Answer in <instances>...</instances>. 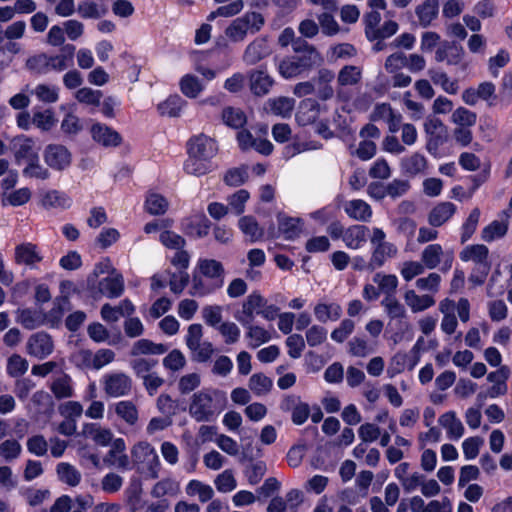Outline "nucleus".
<instances>
[{
  "mask_svg": "<svg viewBox=\"0 0 512 512\" xmlns=\"http://www.w3.org/2000/svg\"><path fill=\"white\" fill-rule=\"evenodd\" d=\"M362 78V68L354 65L344 66L338 73L337 83L339 86H353L358 84Z\"/></svg>",
  "mask_w": 512,
  "mask_h": 512,
  "instance_id": "nucleus-50",
  "label": "nucleus"
},
{
  "mask_svg": "<svg viewBox=\"0 0 512 512\" xmlns=\"http://www.w3.org/2000/svg\"><path fill=\"white\" fill-rule=\"evenodd\" d=\"M104 462L119 470H129L131 463L126 453V444L124 439L116 438L111 443V447L104 457Z\"/></svg>",
  "mask_w": 512,
  "mask_h": 512,
  "instance_id": "nucleus-14",
  "label": "nucleus"
},
{
  "mask_svg": "<svg viewBox=\"0 0 512 512\" xmlns=\"http://www.w3.org/2000/svg\"><path fill=\"white\" fill-rule=\"evenodd\" d=\"M100 384L104 393L110 398H120L131 394L133 380L130 375L123 371H110L105 373Z\"/></svg>",
  "mask_w": 512,
  "mask_h": 512,
  "instance_id": "nucleus-6",
  "label": "nucleus"
},
{
  "mask_svg": "<svg viewBox=\"0 0 512 512\" xmlns=\"http://www.w3.org/2000/svg\"><path fill=\"white\" fill-rule=\"evenodd\" d=\"M326 112V105H322L314 99L306 98L300 102L295 118L299 125L306 126L315 123Z\"/></svg>",
  "mask_w": 512,
  "mask_h": 512,
  "instance_id": "nucleus-11",
  "label": "nucleus"
},
{
  "mask_svg": "<svg viewBox=\"0 0 512 512\" xmlns=\"http://www.w3.org/2000/svg\"><path fill=\"white\" fill-rule=\"evenodd\" d=\"M69 299L66 296L57 297L53 302V308L47 313L46 320L51 326L57 325L64 313L69 310Z\"/></svg>",
  "mask_w": 512,
  "mask_h": 512,
  "instance_id": "nucleus-56",
  "label": "nucleus"
},
{
  "mask_svg": "<svg viewBox=\"0 0 512 512\" xmlns=\"http://www.w3.org/2000/svg\"><path fill=\"white\" fill-rule=\"evenodd\" d=\"M249 84L253 94L263 96L269 93L274 80L264 70H253L249 73Z\"/></svg>",
  "mask_w": 512,
  "mask_h": 512,
  "instance_id": "nucleus-29",
  "label": "nucleus"
},
{
  "mask_svg": "<svg viewBox=\"0 0 512 512\" xmlns=\"http://www.w3.org/2000/svg\"><path fill=\"white\" fill-rule=\"evenodd\" d=\"M167 347L162 343H155L149 339H140L133 343L130 354L137 357L140 355H162Z\"/></svg>",
  "mask_w": 512,
  "mask_h": 512,
  "instance_id": "nucleus-36",
  "label": "nucleus"
},
{
  "mask_svg": "<svg viewBox=\"0 0 512 512\" xmlns=\"http://www.w3.org/2000/svg\"><path fill=\"white\" fill-rule=\"evenodd\" d=\"M12 259L18 266L35 269L43 261L44 256L37 244L23 241L15 245Z\"/></svg>",
  "mask_w": 512,
  "mask_h": 512,
  "instance_id": "nucleus-7",
  "label": "nucleus"
},
{
  "mask_svg": "<svg viewBox=\"0 0 512 512\" xmlns=\"http://www.w3.org/2000/svg\"><path fill=\"white\" fill-rule=\"evenodd\" d=\"M426 134V148L429 153L435 155L440 146L447 140V129L444 123L436 117H428L424 123Z\"/></svg>",
  "mask_w": 512,
  "mask_h": 512,
  "instance_id": "nucleus-8",
  "label": "nucleus"
},
{
  "mask_svg": "<svg viewBox=\"0 0 512 512\" xmlns=\"http://www.w3.org/2000/svg\"><path fill=\"white\" fill-rule=\"evenodd\" d=\"M221 117L225 125L234 129L242 128L247 122L245 113L241 109L231 106L222 110Z\"/></svg>",
  "mask_w": 512,
  "mask_h": 512,
  "instance_id": "nucleus-49",
  "label": "nucleus"
},
{
  "mask_svg": "<svg viewBox=\"0 0 512 512\" xmlns=\"http://www.w3.org/2000/svg\"><path fill=\"white\" fill-rule=\"evenodd\" d=\"M342 312V307L338 302L325 299L318 301L313 308L314 316L320 323L338 321L342 316Z\"/></svg>",
  "mask_w": 512,
  "mask_h": 512,
  "instance_id": "nucleus-17",
  "label": "nucleus"
},
{
  "mask_svg": "<svg viewBox=\"0 0 512 512\" xmlns=\"http://www.w3.org/2000/svg\"><path fill=\"white\" fill-rule=\"evenodd\" d=\"M368 231L364 225H353L344 232L342 239L348 248L356 250L366 243Z\"/></svg>",
  "mask_w": 512,
  "mask_h": 512,
  "instance_id": "nucleus-32",
  "label": "nucleus"
},
{
  "mask_svg": "<svg viewBox=\"0 0 512 512\" xmlns=\"http://www.w3.org/2000/svg\"><path fill=\"white\" fill-rule=\"evenodd\" d=\"M54 350L51 336L46 332H36L29 336L26 342V352L37 359H45Z\"/></svg>",
  "mask_w": 512,
  "mask_h": 512,
  "instance_id": "nucleus-10",
  "label": "nucleus"
},
{
  "mask_svg": "<svg viewBox=\"0 0 512 512\" xmlns=\"http://www.w3.org/2000/svg\"><path fill=\"white\" fill-rule=\"evenodd\" d=\"M60 129L67 136H75L83 130V123L73 111H69L64 115Z\"/></svg>",
  "mask_w": 512,
  "mask_h": 512,
  "instance_id": "nucleus-57",
  "label": "nucleus"
},
{
  "mask_svg": "<svg viewBox=\"0 0 512 512\" xmlns=\"http://www.w3.org/2000/svg\"><path fill=\"white\" fill-rule=\"evenodd\" d=\"M373 282L378 286L380 293L383 294L384 297L394 296L399 285V280L396 275L382 272H377L373 276Z\"/></svg>",
  "mask_w": 512,
  "mask_h": 512,
  "instance_id": "nucleus-38",
  "label": "nucleus"
},
{
  "mask_svg": "<svg viewBox=\"0 0 512 512\" xmlns=\"http://www.w3.org/2000/svg\"><path fill=\"white\" fill-rule=\"evenodd\" d=\"M50 390L57 399L72 397L74 395L72 378L67 374H61L52 381Z\"/></svg>",
  "mask_w": 512,
  "mask_h": 512,
  "instance_id": "nucleus-39",
  "label": "nucleus"
},
{
  "mask_svg": "<svg viewBox=\"0 0 512 512\" xmlns=\"http://www.w3.org/2000/svg\"><path fill=\"white\" fill-rule=\"evenodd\" d=\"M54 112L50 109L36 111L32 116V123L41 131H49L56 125Z\"/></svg>",
  "mask_w": 512,
  "mask_h": 512,
  "instance_id": "nucleus-59",
  "label": "nucleus"
},
{
  "mask_svg": "<svg viewBox=\"0 0 512 512\" xmlns=\"http://www.w3.org/2000/svg\"><path fill=\"white\" fill-rule=\"evenodd\" d=\"M441 283V276L438 273L432 272L426 277L418 278L415 286L418 290L427 292L426 294L434 295L439 291Z\"/></svg>",
  "mask_w": 512,
  "mask_h": 512,
  "instance_id": "nucleus-60",
  "label": "nucleus"
},
{
  "mask_svg": "<svg viewBox=\"0 0 512 512\" xmlns=\"http://www.w3.org/2000/svg\"><path fill=\"white\" fill-rule=\"evenodd\" d=\"M429 76L434 84L441 86V88L448 94H456L459 86L456 80H451L444 72L429 71Z\"/></svg>",
  "mask_w": 512,
  "mask_h": 512,
  "instance_id": "nucleus-61",
  "label": "nucleus"
},
{
  "mask_svg": "<svg viewBox=\"0 0 512 512\" xmlns=\"http://www.w3.org/2000/svg\"><path fill=\"white\" fill-rule=\"evenodd\" d=\"M179 88L183 95L195 99L204 91L205 85L197 76L185 74L179 81Z\"/></svg>",
  "mask_w": 512,
  "mask_h": 512,
  "instance_id": "nucleus-37",
  "label": "nucleus"
},
{
  "mask_svg": "<svg viewBox=\"0 0 512 512\" xmlns=\"http://www.w3.org/2000/svg\"><path fill=\"white\" fill-rule=\"evenodd\" d=\"M186 102L179 95H171L157 106L162 116L177 117L180 115Z\"/></svg>",
  "mask_w": 512,
  "mask_h": 512,
  "instance_id": "nucleus-45",
  "label": "nucleus"
},
{
  "mask_svg": "<svg viewBox=\"0 0 512 512\" xmlns=\"http://www.w3.org/2000/svg\"><path fill=\"white\" fill-rule=\"evenodd\" d=\"M92 139L104 147H116L120 145L122 138L120 134L102 123H95L90 129Z\"/></svg>",
  "mask_w": 512,
  "mask_h": 512,
  "instance_id": "nucleus-16",
  "label": "nucleus"
},
{
  "mask_svg": "<svg viewBox=\"0 0 512 512\" xmlns=\"http://www.w3.org/2000/svg\"><path fill=\"white\" fill-rule=\"evenodd\" d=\"M401 166L406 173L410 175H416L423 172L426 169L427 161L426 158L420 153H414L401 160Z\"/></svg>",
  "mask_w": 512,
  "mask_h": 512,
  "instance_id": "nucleus-55",
  "label": "nucleus"
},
{
  "mask_svg": "<svg viewBox=\"0 0 512 512\" xmlns=\"http://www.w3.org/2000/svg\"><path fill=\"white\" fill-rule=\"evenodd\" d=\"M75 53V46L67 44L61 49V54L47 57L46 55H40L28 60V65L32 66L34 62L45 63L49 68L56 71H63L68 68L73 61Z\"/></svg>",
  "mask_w": 512,
  "mask_h": 512,
  "instance_id": "nucleus-12",
  "label": "nucleus"
},
{
  "mask_svg": "<svg viewBox=\"0 0 512 512\" xmlns=\"http://www.w3.org/2000/svg\"><path fill=\"white\" fill-rule=\"evenodd\" d=\"M217 151L218 147L216 142L206 135L195 136L188 142V154H193L209 162H212Z\"/></svg>",
  "mask_w": 512,
  "mask_h": 512,
  "instance_id": "nucleus-15",
  "label": "nucleus"
},
{
  "mask_svg": "<svg viewBox=\"0 0 512 512\" xmlns=\"http://www.w3.org/2000/svg\"><path fill=\"white\" fill-rule=\"evenodd\" d=\"M451 121L457 127H472L476 124L477 115L464 107H458L453 111Z\"/></svg>",
  "mask_w": 512,
  "mask_h": 512,
  "instance_id": "nucleus-62",
  "label": "nucleus"
},
{
  "mask_svg": "<svg viewBox=\"0 0 512 512\" xmlns=\"http://www.w3.org/2000/svg\"><path fill=\"white\" fill-rule=\"evenodd\" d=\"M265 304V298L257 291L249 294L242 303L241 310L235 315V318L242 324L253 323L255 316L259 315V310Z\"/></svg>",
  "mask_w": 512,
  "mask_h": 512,
  "instance_id": "nucleus-13",
  "label": "nucleus"
},
{
  "mask_svg": "<svg viewBox=\"0 0 512 512\" xmlns=\"http://www.w3.org/2000/svg\"><path fill=\"white\" fill-rule=\"evenodd\" d=\"M385 313L390 319H402L406 317L405 306L396 298V296L384 297L381 301Z\"/></svg>",
  "mask_w": 512,
  "mask_h": 512,
  "instance_id": "nucleus-54",
  "label": "nucleus"
},
{
  "mask_svg": "<svg viewBox=\"0 0 512 512\" xmlns=\"http://www.w3.org/2000/svg\"><path fill=\"white\" fill-rule=\"evenodd\" d=\"M10 149L13 151L17 162L35 160L38 156L34 148V141L25 135L14 137L10 142Z\"/></svg>",
  "mask_w": 512,
  "mask_h": 512,
  "instance_id": "nucleus-18",
  "label": "nucleus"
},
{
  "mask_svg": "<svg viewBox=\"0 0 512 512\" xmlns=\"http://www.w3.org/2000/svg\"><path fill=\"white\" fill-rule=\"evenodd\" d=\"M99 291L109 298H117L124 291L123 277L117 275L115 277H107L99 282Z\"/></svg>",
  "mask_w": 512,
  "mask_h": 512,
  "instance_id": "nucleus-41",
  "label": "nucleus"
},
{
  "mask_svg": "<svg viewBox=\"0 0 512 512\" xmlns=\"http://www.w3.org/2000/svg\"><path fill=\"white\" fill-rule=\"evenodd\" d=\"M168 206L166 198L158 193H149L145 201V209L151 215L164 214Z\"/></svg>",
  "mask_w": 512,
  "mask_h": 512,
  "instance_id": "nucleus-58",
  "label": "nucleus"
},
{
  "mask_svg": "<svg viewBox=\"0 0 512 512\" xmlns=\"http://www.w3.org/2000/svg\"><path fill=\"white\" fill-rule=\"evenodd\" d=\"M243 326L246 328L245 336L249 341L248 346L250 348L255 349L272 339V332L260 325L249 323Z\"/></svg>",
  "mask_w": 512,
  "mask_h": 512,
  "instance_id": "nucleus-34",
  "label": "nucleus"
},
{
  "mask_svg": "<svg viewBox=\"0 0 512 512\" xmlns=\"http://www.w3.org/2000/svg\"><path fill=\"white\" fill-rule=\"evenodd\" d=\"M57 475L60 481L66 483L69 486L75 487L81 481V473L71 464L61 462L56 468Z\"/></svg>",
  "mask_w": 512,
  "mask_h": 512,
  "instance_id": "nucleus-51",
  "label": "nucleus"
},
{
  "mask_svg": "<svg viewBox=\"0 0 512 512\" xmlns=\"http://www.w3.org/2000/svg\"><path fill=\"white\" fill-rule=\"evenodd\" d=\"M185 491L188 496H197L199 501L203 503L211 500L214 496L213 488L210 485L196 479L188 482Z\"/></svg>",
  "mask_w": 512,
  "mask_h": 512,
  "instance_id": "nucleus-46",
  "label": "nucleus"
},
{
  "mask_svg": "<svg viewBox=\"0 0 512 512\" xmlns=\"http://www.w3.org/2000/svg\"><path fill=\"white\" fill-rule=\"evenodd\" d=\"M439 11V3L437 0H426L416 9L419 22L426 27L437 17Z\"/></svg>",
  "mask_w": 512,
  "mask_h": 512,
  "instance_id": "nucleus-47",
  "label": "nucleus"
},
{
  "mask_svg": "<svg viewBox=\"0 0 512 512\" xmlns=\"http://www.w3.org/2000/svg\"><path fill=\"white\" fill-rule=\"evenodd\" d=\"M295 108V100L290 97L279 96L270 98L264 105V110L272 115L289 118Z\"/></svg>",
  "mask_w": 512,
  "mask_h": 512,
  "instance_id": "nucleus-23",
  "label": "nucleus"
},
{
  "mask_svg": "<svg viewBox=\"0 0 512 512\" xmlns=\"http://www.w3.org/2000/svg\"><path fill=\"white\" fill-rule=\"evenodd\" d=\"M22 452L21 444L15 439H7L0 443V457L6 462L16 460Z\"/></svg>",
  "mask_w": 512,
  "mask_h": 512,
  "instance_id": "nucleus-63",
  "label": "nucleus"
},
{
  "mask_svg": "<svg viewBox=\"0 0 512 512\" xmlns=\"http://www.w3.org/2000/svg\"><path fill=\"white\" fill-rule=\"evenodd\" d=\"M270 54V49L265 39H257L251 42L245 49L243 61L248 65H254Z\"/></svg>",
  "mask_w": 512,
  "mask_h": 512,
  "instance_id": "nucleus-31",
  "label": "nucleus"
},
{
  "mask_svg": "<svg viewBox=\"0 0 512 512\" xmlns=\"http://www.w3.org/2000/svg\"><path fill=\"white\" fill-rule=\"evenodd\" d=\"M41 205L46 209H68L72 199L65 192L59 190H46L41 193Z\"/></svg>",
  "mask_w": 512,
  "mask_h": 512,
  "instance_id": "nucleus-27",
  "label": "nucleus"
},
{
  "mask_svg": "<svg viewBox=\"0 0 512 512\" xmlns=\"http://www.w3.org/2000/svg\"><path fill=\"white\" fill-rule=\"evenodd\" d=\"M461 261L472 262L473 265L490 263L489 250L483 244L468 245L462 249L459 254Z\"/></svg>",
  "mask_w": 512,
  "mask_h": 512,
  "instance_id": "nucleus-30",
  "label": "nucleus"
},
{
  "mask_svg": "<svg viewBox=\"0 0 512 512\" xmlns=\"http://www.w3.org/2000/svg\"><path fill=\"white\" fill-rule=\"evenodd\" d=\"M29 368V363L26 358L20 354L14 353L7 358L6 373L12 378H19L23 376Z\"/></svg>",
  "mask_w": 512,
  "mask_h": 512,
  "instance_id": "nucleus-48",
  "label": "nucleus"
},
{
  "mask_svg": "<svg viewBox=\"0 0 512 512\" xmlns=\"http://www.w3.org/2000/svg\"><path fill=\"white\" fill-rule=\"evenodd\" d=\"M456 206L452 202H440L428 214V223L432 227H440L448 222L456 213Z\"/></svg>",
  "mask_w": 512,
  "mask_h": 512,
  "instance_id": "nucleus-24",
  "label": "nucleus"
},
{
  "mask_svg": "<svg viewBox=\"0 0 512 512\" xmlns=\"http://www.w3.org/2000/svg\"><path fill=\"white\" fill-rule=\"evenodd\" d=\"M403 299L412 313H420L433 307L436 303L431 294H417L413 289H407L403 294Z\"/></svg>",
  "mask_w": 512,
  "mask_h": 512,
  "instance_id": "nucleus-19",
  "label": "nucleus"
},
{
  "mask_svg": "<svg viewBox=\"0 0 512 512\" xmlns=\"http://www.w3.org/2000/svg\"><path fill=\"white\" fill-rule=\"evenodd\" d=\"M43 103L52 104L59 99V87L52 84H38L31 92Z\"/></svg>",
  "mask_w": 512,
  "mask_h": 512,
  "instance_id": "nucleus-52",
  "label": "nucleus"
},
{
  "mask_svg": "<svg viewBox=\"0 0 512 512\" xmlns=\"http://www.w3.org/2000/svg\"><path fill=\"white\" fill-rule=\"evenodd\" d=\"M135 311L133 303L124 299L118 306L104 304L101 308V317L106 322H117L121 317L130 316Z\"/></svg>",
  "mask_w": 512,
  "mask_h": 512,
  "instance_id": "nucleus-26",
  "label": "nucleus"
},
{
  "mask_svg": "<svg viewBox=\"0 0 512 512\" xmlns=\"http://www.w3.org/2000/svg\"><path fill=\"white\" fill-rule=\"evenodd\" d=\"M272 387V379L263 373H255L249 379V388L257 396L268 394Z\"/></svg>",
  "mask_w": 512,
  "mask_h": 512,
  "instance_id": "nucleus-53",
  "label": "nucleus"
},
{
  "mask_svg": "<svg viewBox=\"0 0 512 512\" xmlns=\"http://www.w3.org/2000/svg\"><path fill=\"white\" fill-rule=\"evenodd\" d=\"M317 58V52L306 45L305 54L282 59L278 64V72L285 79L297 77L310 68Z\"/></svg>",
  "mask_w": 512,
  "mask_h": 512,
  "instance_id": "nucleus-5",
  "label": "nucleus"
},
{
  "mask_svg": "<svg viewBox=\"0 0 512 512\" xmlns=\"http://www.w3.org/2000/svg\"><path fill=\"white\" fill-rule=\"evenodd\" d=\"M226 404L225 392L201 390L192 396L189 413L198 422L210 421L226 407Z\"/></svg>",
  "mask_w": 512,
  "mask_h": 512,
  "instance_id": "nucleus-1",
  "label": "nucleus"
},
{
  "mask_svg": "<svg viewBox=\"0 0 512 512\" xmlns=\"http://www.w3.org/2000/svg\"><path fill=\"white\" fill-rule=\"evenodd\" d=\"M116 415L129 426H135L139 421L137 406L130 400H122L113 405Z\"/></svg>",
  "mask_w": 512,
  "mask_h": 512,
  "instance_id": "nucleus-35",
  "label": "nucleus"
},
{
  "mask_svg": "<svg viewBox=\"0 0 512 512\" xmlns=\"http://www.w3.org/2000/svg\"><path fill=\"white\" fill-rule=\"evenodd\" d=\"M281 409L292 411V421L296 425H302L310 414L308 404L301 402L296 396H287L281 403Z\"/></svg>",
  "mask_w": 512,
  "mask_h": 512,
  "instance_id": "nucleus-22",
  "label": "nucleus"
},
{
  "mask_svg": "<svg viewBox=\"0 0 512 512\" xmlns=\"http://www.w3.org/2000/svg\"><path fill=\"white\" fill-rule=\"evenodd\" d=\"M509 218L510 214L504 211L501 215V220H494L483 228L481 238L485 242H492L504 237L508 231Z\"/></svg>",
  "mask_w": 512,
  "mask_h": 512,
  "instance_id": "nucleus-25",
  "label": "nucleus"
},
{
  "mask_svg": "<svg viewBox=\"0 0 512 512\" xmlns=\"http://www.w3.org/2000/svg\"><path fill=\"white\" fill-rule=\"evenodd\" d=\"M443 256L444 251L440 244H429L421 253V262L425 268L434 269L439 266Z\"/></svg>",
  "mask_w": 512,
  "mask_h": 512,
  "instance_id": "nucleus-43",
  "label": "nucleus"
},
{
  "mask_svg": "<svg viewBox=\"0 0 512 512\" xmlns=\"http://www.w3.org/2000/svg\"><path fill=\"white\" fill-rule=\"evenodd\" d=\"M197 268L201 276L209 280V282H207L201 277H194L193 288L197 295H209L223 287L225 269L221 262L215 259H199Z\"/></svg>",
  "mask_w": 512,
  "mask_h": 512,
  "instance_id": "nucleus-2",
  "label": "nucleus"
},
{
  "mask_svg": "<svg viewBox=\"0 0 512 512\" xmlns=\"http://www.w3.org/2000/svg\"><path fill=\"white\" fill-rule=\"evenodd\" d=\"M124 483L122 476L115 472H109L101 479V489L107 494H114L120 491Z\"/></svg>",
  "mask_w": 512,
  "mask_h": 512,
  "instance_id": "nucleus-64",
  "label": "nucleus"
},
{
  "mask_svg": "<svg viewBox=\"0 0 512 512\" xmlns=\"http://www.w3.org/2000/svg\"><path fill=\"white\" fill-rule=\"evenodd\" d=\"M209 229L210 221L203 214L192 216L187 220L185 224L186 233L196 238H202L206 236L209 232Z\"/></svg>",
  "mask_w": 512,
  "mask_h": 512,
  "instance_id": "nucleus-40",
  "label": "nucleus"
},
{
  "mask_svg": "<svg viewBox=\"0 0 512 512\" xmlns=\"http://www.w3.org/2000/svg\"><path fill=\"white\" fill-rule=\"evenodd\" d=\"M133 464L151 479L159 476L161 467L156 449L147 441H139L131 448Z\"/></svg>",
  "mask_w": 512,
  "mask_h": 512,
  "instance_id": "nucleus-4",
  "label": "nucleus"
},
{
  "mask_svg": "<svg viewBox=\"0 0 512 512\" xmlns=\"http://www.w3.org/2000/svg\"><path fill=\"white\" fill-rule=\"evenodd\" d=\"M265 24L264 16L249 11L235 18L225 29V36L234 43L243 42L249 34L259 32Z\"/></svg>",
  "mask_w": 512,
  "mask_h": 512,
  "instance_id": "nucleus-3",
  "label": "nucleus"
},
{
  "mask_svg": "<svg viewBox=\"0 0 512 512\" xmlns=\"http://www.w3.org/2000/svg\"><path fill=\"white\" fill-rule=\"evenodd\" d=\"M397 247L393 243L380 244L372 247L368 269L373 271L381 268L389 259L396 257Z\"/></svg>",
  "mask_w": 512,
  "mask_h": 512,
  "instance_id": "nucleus-21",
  "label": "nucleus"
},
{
  "mask_svg": "<svg viewBox=\"0 0 512 512\" xmlns=\"http://www.w3.org/2000/svg\"><path fill=\"white\" fill-rule=\"evenodd\" d=\"M438 423L446 431V436L450 440L457 441L465 433L464 425L454 411H448L440 415Z\"/></svg>",
  "mask_w": 512,
  "mask_h": 512,
  "instance_id": "nucleus-20",
  "label": "nucleus"
},
{
  "mask_svg": "<svg viewBox=\"0 0 512 512\" xmlns=\"http://www.w3.org/2000/svg\"><path fill=\"white\" fill-rule=\"evenodd\" d=\"M344 210L350 218L357 221L366 222L369 221L372 216L370 205L361 199L347 201L344 204Z\"/></svg>",
  "mask_w": 512,
  "mask_h": 512,
  "instance_id": "nucleus-33",
  "label": "nucleus"
},
{
  "mask_svg": "<svg viewBox=\"0 0 512 512\" xmlns=\"http://www.w3.org/2000/svg\"><path fill=\"white\" fill-rule=\"evenodd\" d=\"M45 163L56 171L67 169L72 162V154L67 147L61 144H49L43 152Z\"/></svg>",
  "mask_w": 512,
  "mask_h": 512,
  "instance_id": "nucleus-9",
  "label": "nucleus"
},
{
  "mask_svg": "<svg viewBox=\"0 0 512 512\" xmlns=\"http://www.w3.org/2000/svg\"><path fill=\"white\" fill-rule=\"evenodd\" d=\"M510 376V369L508 366L503 365L498 368L496 371L490 372L487 376V380L493 385L489 389V396L491 398H496L498 396L504 395L507 392V384L506 381Z\"/></svg>",
  "mask_w": 512,
  "mask_h": 512,
  "instance_id": "nucleus-28",
  "label": "nucleus"
},
{
  "mask_svg": "<svg viewBox=\"0 0 512 512\" xmlns=\"http://www.w3.org/2000/svg\"><path fill=\"white\" fill-rule=\"evenodd\" d=\"M213 168L212 162L193 154H188V158L184 163L186 173L194 176H202L210 172Z\"/></svg>",
  "mask_w": 512,
  "mask_h": 512,
  "instance_id": "nucleus-44",
  "label": "nucleus"
},
{
  "mask_svg": "<svg viewBox=\"0 0 512 512\" xmlns=\"http://www.w3.org/2000/svg\"><path fill=\"white\" fill-rule=\"evenodd\" d=\"M238 227L250 242L262 238L264 231L252 216H243L238 221Z\"/></svg>",
  "mask_w": 512,
  "mask_h": 512,
  "instance_id": "nucleus-42",
  "label": "nucleus"
}]
</instances>
